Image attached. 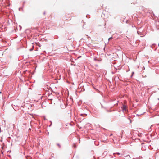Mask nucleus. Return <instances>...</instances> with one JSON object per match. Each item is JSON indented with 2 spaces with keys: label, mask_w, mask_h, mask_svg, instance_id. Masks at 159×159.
<instances>
[{
  "label": "nucleus",
  "mask_w": 159,
  "mask_h": 159,
  "mask_svg": "<svg viewBox=\"0 0 159 159\" xmlns=\"http://www.w3.org/2000/svg\"><path fill=\"white\" fill-rule=\"evenodd\" d=\"M116 154H117L118 155H119L120 154V153H118V152L116 153Z\"/></svg>",
  "instance_id": "nucleus-4"
},
{
  "label": "nucleus",
  "mask_w": 159,
  "mask_h": 159,
  "mask_svg": "<svg viewBox=\"0 0 159 159\" xmlns=\"http://www.w3.org/2000/svg\"><path fill=\"white\" fill-rule=\"evenodd\" d=\"M112 37H110V38H109L108 39V40H110V39H112Z\"/></svg>",
  "instance_id": "nucleus-3"
},
{
  "label": "nucleus",
  "mask_w": 159,
  "mask_h": 159,
  "mask_svg": "<svg viewBox=\"0 0 159 159\" xmlns=\"http://www.w3.org/2000/svg\"><path fill=\"white\" fill-rule=\"evenodd\" d=\"M126 157H128V158H129V157H130V156L129 155H127L126 156Z\"/></svg>",
  "instance_id": "nucleus-2"
},
{
  "label": "nucleus",
  "mask_w": 159,
  "mask_h": 159,
  "mask_svg": "<svg viewBox=\"0 0 159 159\" xmlns=\"http://www.w3.org/2000/svg\"><path fill=\"white\" fill-rule=\"evenodd\" d=\"M1 93V92H0V93Z\"/></svg>",
  "instance_id": "nucleus-5"
},
{
  "label": "nucleus",
  "mask_w": 159,
  "mask_h": 159,
  "mask_svg": "<svg viewBox=\"0 0 159 159\" xmlns=\"http://www.w3.org/2000/svg\"><path fill=\"white\" fill-rule=\"evenodd\" d=\"M122 110L123 111H126L127 110V107L125 105H123L121 107Z\"/></svg>",
  "instance_id": "nucleus-1"
}]
</instances>
